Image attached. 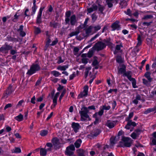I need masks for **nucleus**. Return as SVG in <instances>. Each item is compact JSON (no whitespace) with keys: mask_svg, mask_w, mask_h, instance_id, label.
<instances>
[{"mask_svg":"<svg viewBox=\"0 0 156 156\" xmlns=\"http://www.w3.org/2000/svg\"><path fill=\"white\" fill-rule=\"evenodd\" d=\"M16 137L17 138H20L21 136L20 134L18 133H16L15 134Z\"/></svg>","mask_w":156,"mask_h":156,"instance_id":"69168bd1","label":"nucleus"},{"mask_svg":"<svg viewBox=\"0 0 156 156\" xmlns=\"http://www.w3.org/2000/svg\"><path fill=\"white\" fill-rule=\"evenodd\" d=\"M75 150V147L73 145H71L67 147L65 151V154L69 156H76L73 155V151Z\"/></svg>","mask_w":156,"mask_h":156,"instance_id":"7ed1b4c3","label":"nucleus"},{"mask_svg":"<svg viewBox=\"0 0 156 156\" xmlns=\"http://www.w3.org/2000/svg\"><path fill=\"white\" fill-rule=\"evenodd\" d=\"M48 131L46 130H43L41 131L40 133V135L41 136H45L48 134Z\"/></svg>","mask_w":156,"mask_h":156,"instance_id":"c756f323","label":"nucleus"},{"mask_svg":"<svg viewBox=\"0 0 156 156\" xmlns=\"http://www.w3.org/2000/svg\"><path fill=\"white\" fill-rule=\"evenodd\" d=\"M133 112H131L130 113L129 115L128 118L129 119H130L133 116Z\"/></svg>","mask_w":156,"mask_h":156,"instance_id":"13d9d810","label":"nucleus"},{"mask_svg":"<svg viewBox=\"0 0 156 156\" xmlns=\"http://www.w3.org/2000/svg\"><path fill=\"white\" fill-rule=\"evenodd\" d=\"M114 0H106V2L108 5V6L111 8L112 7L113 5L112 3Z\"/></svg>","mask_w":156,"mask_h":156,"instance_id":"bb28decb","label":"nucleus"},{"mask_svg":"<svg viewBox=\"0 0 156 156\" xmlns=\"http://www.w3.org/2000/svg\"><path fill=\"white\" fill-rule=\"evenodd\" d=\"M12 153H20L21 152V150L19 148H15L12 150Z\"/></svg>","mask_w":156,"mask_h":156,"instance_id":"393cba45","label":"nucleus"},{"mask_svg":"<svg viewBox=\"0 0 156 156\" xmlns=\"http://www.w3.org/2000/svg\"><path fill=\"white\" fill-rule=\"evenodd\" d=\"M12 106V105L11 104H8L6 105L4 107V109L5 110L7 108L10 107Z\"/></svg>","mask_w":156,"mask_h":156,"instance_id":"c03bdc74","label":"nucleus"},{"mask_svg":"<svg viewBox=\"0 0 156 156\" xmlns=\"http://www.w3.org/2000/svg\"><path fill=\"white\" fill-rule=\"evenodd\" d=\"M103 110L102 109L98 112V114L99 115L101 116L103 114Z\"/></svg>","mask_w":156,"mask_h":156,"instance_id":"6e6d98bb","label":"nucleus"},{"mask_svg":"<svg viewBox=\"0 0 156 156\" xmlns=\"http://www.w3.org/2000/svg\"><path fill=\"white\" fill-rule=\"evenodd\" d=\"M152 67L153 68H155L156 67V62H154L152 64Z\"/></svg>","mask_w":156,"mask_h":156,"instance_id":"774afa93","label":"nucleus"},{"mask_svg":"<svg viewBox=\"0 0 156 156\" xmlns=\"http://www.w3.org/2000/svg\"><path fill=\"white\" fill-rule=\"evenodd\" d=\"M47 150H45L44 148H41L40 149V154L41 155L44 156L46 155Z\"/></svg>","mask_w":156,"mask_h":156,"instance_id":"4be33fe9","label":"nucleus"},{"mask_svg":"<svg viewBox=\"0 0 156 156\" xmlns=\"http://www.w3.org/2000/svg\"><path fill=\"white\" fill-rule=\"evenodd\" d=\"M52 10H53V9H52V8L51 7V6H50L48 8V11H49L50 12H51L52 11Z\"/></svg>","mask_w":156,"mask_h":156,"instance_id":"338daca9","label":"nucleus"},{"mask_svg":"<svg viewBox=\"0 0 156 156\" xmlns=\"http://www.w3.org/2000/svg\"><path fill=\"white\" fill-rule=\"evenodd\" d=\"M88 87L87 86H85L84 87L83 91L78 96L79 98H82L83 97L86 96L88 94Z\"/></svg>","mask_w":156,"mask_h":156,"instance_id":"0eeeda50","label":"nucleus"},{"mask_svg":"<svg viewBox=\"0 0 156 156\" xmlns=\"http://www.w3.org/2000/svg\"><path fill=\"white\" fill-rule=\"evenodd\" d=\"M137 40H138V43L137 44V46H140L141 44V38L140 36H138V37L137 38Z\"/></svg>","mask_w":156,"mask_h":156,"instance_id":"72a5a7b5","label":"nucleus"},{"mask_svg":"<svg viewBox=\"0 0 156 156\" xmlns=\"http://www.w3.org/2000/svg\"><path fill=\"white\" fill-rule=\"evenodd\" d=\"M24 101L23 100H22L20 101L18 103L17 106H22V104L24 102Z\"/></svg>","mask_w":156,"mask_h":156,"instance_id":"a19ab883","label":"nucleus"},{"mask_svg":"<svg viewBox=\"0 0 156 156\" xmlns=\"http://www.w3.org/2000/svg\"><path fill=\"white\" fill-rule=\"evenodd\" d=\"M52 141L54 145L56 146L59 144L57 138H54L53 139Z\"/></svg>","mask_w":156,"mask_h":156,"instance_id":"cd10ccee","label":"nucleus"},{"mask_svg":"<svg viewBox=\"0 0 156 156\" xmlns=\"http://www.w3.org/2000/svg\"><path fill=\"white\" fill-rule=\"evenodd\" d=\"M72 128L73 129L74 131L76 132H77L78 130L79 129L80 126L79 124L78 123L73 122L72 125Z\"/></svg>","mask_w":156,"mask_h":156,"instance_id":"9b49d317","label":"nucleus"},{"mask_svg":"<svg viewBox=\"0 0 156 156\" xmlns=\"http://www.w3.org/2000/svg\"><path fill=\"white\" fill-rule=\"evenodd\" d=\"M51 42V41L50 39H48L46 42V44L47 45H50V43Z\"/></svg>","mask_w":156,"mask_h":156,"instance_id":"bf43d9fd","label":"nucleus"},{"mask_svg":"<svg viewBox=\"0 0 156 156\" xmlns=\"http://www.w3.org/2000/svg\"><path fill=\"white\" fill-rule=\"evenodd\" d=\"M110 43L109 41H106L105 44L101 42H99L96 44L95 47L98 50H100L104 48L106 44L109 45Z\"/></svg>","mask_w":156,"mask_h":156,"instance_id":"39448f33","label":"nucleus"},{"mask_svg":"<svg viewBox=\"0 0 156 156\" xmlns=\"http://www.w3.org/2000/svg\"><path fill=\"white\" fill-rule=\"evenodd\" d=\"M6 129L8 132H9L11 130V128L9 126H7L6 127Z\"/></svg>","mask_w":156,"mask_h":156,"instance_id":"680f3d73","label":"nucleus"},{"mask_svg":"<svg viewBox=\"0 0 156 156\" xmlns=\"http://www.w3.org/2000/svg\"><path fill=\"white\" fill-rule=\"evenodd\" d=\"M125 128L127 129H130V132L132 131L133 130V128L130 126V124H129L128 122L126 125L125 126Z\"/></svg>","mask_w":156,"mask_h":156,"instance_id":"c85d7f7f","label":"nucleus"},{"mask_svg":"<svg viewBox=\"0 0 156 156\" xmlns=\"http://www.w3.org/2000/svg\"><path fill=\"white\" fill-rule=\"evenodd\" d=\"M88 108L89 110V109H95V108L94 106L92 105L90 106H89L88 107Z\"/></svg>","mask_w":156,"mask_h":156,"instance_id":"4d7b16f0","label":"nucleus"},{"mask_svg":"<svg viewBox=\"0 0 156 156\" xmlns=\"http://www.w3.org/2000/svg\"><path fill=\"white\" fill-rule=\"evenodd\" d=\"M45 106V104L44 103H42L39 106V109L40 110H42V108L44 107Z\"/></svg>","mask_w":156,"mask_h":156,"instance_id":"864d4df0","label":"nucleus"},{"mask_svg":"<svg viewBox=\"0 0 156 156\" xmlns=\"http://www.w3.org/2000/svg\"><path fill=\"white\" fill-rule=\"evenodd\" d=\"M46 145L48 147V148L47 149V150L51 151L52 147V145L50 143H48Z\"/></svg>","mask_w":156,"mask_h":156,"instance_id":"2f4dec72","label":"nucleus"},{"mask_svg":"<svg viewBox=\"0 0 156 156\" xmlns=\"http://www.w3.org/2000/svg\"><path fill=\"white\" fill-rule=\"evenodd\" d=\"M60 94L59 92H57L53 98V104L51 106V108H54L56 105L57 104V99Z\"/></svg>","mask_w":156,"mask_h":156,"instance_id":"423d86ee","label":"nucleus"},{"mask_svg":"<svg viewBox=\"0 0 156 156\" xmlns=\"http://www.w3.org/2000/svg\"><path fill=\"white\" fill-rule=\"evenodd\" d=\"M34 32L36 34H38L40 33L41 30L39 28H35Z\"/></svg>","mask_w":156,"mask_h":156,"instance_id":"ea45409f","label":"nucleus"},{"mask_svg":"<svg viewBox=\"0 0 156 156\" xmlns=\"http://www.w3.org/2000/svg\"><path fill=\"white\" fill-rule=\"evenodd\" d=\"M91 69V68L90 67H88L86 68L85 74V77L87 76L89 73L90 74H91V72L89 73V71Z\"/></svg>","mask_w":156,"mask_h":156,"instance_id":"5701e85b","label":"nucleus"},{"mask_svg":"<svg viewBox=\"0 0 156 156\" xmlns=\"http://www.w3.org/2000/svg\"><path fill=\"white\" fill-rule=\"evenodd\" d=\"M11 93V88H9L7 90L6 92V94L8 95L10 94Z\"/></svg>","mask_w":156,"mask_h":156,"instance_id":"79ce46f5","label":"nucleus"},{"mask_svg":"<svg viewBox=\"0 0 156 156\" xmlns=\"http://www.w3.org/2000/svg\"><path fill=\"white\" fill-rule=\"evenodd\" d=\"M122 47V46L121 44L118 45L116 46V50H119L120 48Z\"/></svg>","mask_w":156,"mask_h":156,"instance_id":"49530a36","label":"nucleus"},{"mask_svg":"<svg viewBox=\"0 0 156 156\" xmlns=\"http://www.w3.org/2000/svg\"><path fill=\"white\" fill-rule=\"evenodd\" d=\"M82 140H81V139H79L76 140L75 143V145L76 147H79L80 146Z\"/></svg>","mask_w":156,"mask_h":156,"instance_id":"aec40b11","label":"nucleus"},{"mask_svg":"<svg viewBox=\"0 0 156 156\" xmlns=\"http://www.w3.org/2000/svg\"><path fill=\"white\" fill-rule=\"evenodd\" d=\"M93 28V27H89L88 29L87 30V33H90L91 32V30Z\"/></svg>","mask_w":156,"mask_h":156,"instance_id":"8fccbe9b","label":"nucleus"},{"mask_svg":"<svg viewBox=\"0 0 156 156\" xmlns=\"http://www.w3.org/2000/svg\"><path fill=\"white\" fill-rule=\"evenodd\" d=\"M89 111L88 108L83 107L81 109L80 112L81 119L82 121L89 120L90 118L87 114V113Z\"/></svg>","mask_w":156,"mask_h":156,"instance_id":"f257e3e1","label":"nucleus"},{"mask_svg":"<svg viewBox=\"0 0 156 156\" xmlns=\"http://www.w3.org/2000/svg\"><path fill=\"white\" fill-rule=\"evenodd\" d=\"M101 27L99 26H98L97 27H94L95 30L96 31H97L101 29Z\"/></svg>","mask_w":156,"mask_h":156,"instance_id":"5fc2aeb1","label":"nucleus"},{"mask_svg":"<svg viewBox=\"0 0 156 156\" xmlns=\"http://www.w3.org/2000/svg\"><path fill=\"white\" fill-rule=\"evenodd\" d=\"M75 75L74 74H73L69 76V78L70 80H72L74 77Z\"/></svg>","mask_w":156,"mask_h":156,"instance_id":"e2e57ef3","label":"nucleus"},{"mask_svg":"<svg viewBox=\"0 0 156 156\" xmlns=\"http://www.w3.org/2000/svg\"><path fill=\"white\" fill-rule=\"evenodd\" d=\"M23 26H20V28L19 29L21 31L20 33V34L22 37H23L26 34L24 32L21 31L23 30Z\"/></svg>","mask_w":156,"mask_h":156,"instance_id":"7c9ffc66","label":"nucleus"},{"mask_svg":"<svg viewBox=\"0 0 156 156\" xmlns=\"http://www.w3.org/2000/svg\"><path fill=\"white\" fill-rule=\"evenodd\" d=\"M125 66H123L122 68H119V73H122L125 72Z\"/></svg>","mask_w":156,"mask_h":156,"instance_id":"473e14b6","label":"nucleus"},{"mask_svg":"<svg viewBox=\"0 0 156 156\" xmlns=\"http://www.w3.org/2000/svg\"><path fill=\"white\" fill-rule=\"evenodd\" d=\"M44 8V7H41L40 9L37 18V23H39L41 22V18L42 16V12Z\"/></svg>","mask_w":156,"mask_h":156,"instance_id":"6e6552de","label":"nucleus"},{"mask_svg":"<svg viewBox=\"0 0 156 156\" xmlns=\"http://www.w3.org/2000/svg\"><path fill=\"white\" fill-rule=\"evenodd\" d=\"M68 68L67 66H59L57 67V69L61 71H65Z\"/></svg>","mask_w":156,"mask_h":156,"instance_id":"dca6fc26","label":"nucleus"},{"mask_svg":"<svg viewBox=\"0 0 156 156\" xmlns=\"http://www.w3.org/2000/svg\"><path fill=\"white\" fill-rule=\"evenodd\" d=\"M70 15V12L68 11L66 12V18L65 19V21L66 23H67L69 22V17Z\"/></svg>","mask_w":156,"mask_h":156,"instance_id":"b1692460","label":"nucleus"},{"mask_svg":"<svg viewBox=\"0 0 156 156\" xmlns=\"http://www.w3.org/2000/svg\"><path fill=\"white\" fill-rule=\"evenodd\" d=\"M131 144V140L130 138L123 137L122 141L120 143V146L122 147H129Z\"/></svg>","mask_w":156,"mask_h":156,"instance_id":"f03ea898","label":"nucleus"},{"mask_svg":"<svg viewBox=\"0 0 156 156\" xmlns=\"http://www.w3.org/2000/svg\"><path fill=\"white\" fill-rule=\"evenodd\" d=\"M53 115V112H51L50 114L48 116L47 118V120H48L50 119Z\"/></svg>","mask_w":156,"mask_h":156,"instance_id":"09e8293b","label":"nucleus"},{"mask_svg":"<svg viewBox=\"0 0 156 156\" xmlns=\"http://www.w3.org/2000/svg\"><path fill=\"white\" fill-rule=\"evenodd\" d=\"M37 9V7L36 5H34V6L32 7V10L34 13L35 12Z\"/></svg>","mask_w":156,"mask_h":156,"instance_id":"a18cd8bd","label":"nucleus"},{"mask_svg":"<svg viewBox=\"0 0 156 156\" xmlns=\"http://www.w3.org/2000/svg\"><path fill=\"white\" fill-rule=\"evenodd\" d=\"M140 131L139 130H137L133 133L131 135V137L133 139H136V137L140 134Z\"/></svg>","mask_w":156,"mask_h":156,"instance_id":"4468645a","label":"nucleus"},{"mask_svg":"<svg viewBox=\"0 0 156 156\" xmlns=\"http://www.w3.org/2000/svg\"><path fill=\"white\" fill-rule=\"evenodd\" d=\"M116 61L118 62L121 63L122 62V59L121 56H118L117 57Z\"/></svg>","mask_w":156,"mask_h":156,"instance_id":"c9c22d12","label":"nucleus"},{"mask_svg":"<svg viewBox=\"0 0 156 156\" xmlns=\"http://www.w3.org/2000/svg\"><path fill=\"white\" fill-rule=\"evenodd\" d=\"M11 48V47L8 45H6L5 46H3L0 48V51L5 52L6 51L9 50Z\"/></svg>","mask_w":156,"mask_h":156,"instance_id":"2eb2a0df","label":"nucleus"},{"mask_svg":"<svg viewBox=\"0 0 156 156\" xmlns=\"http://www.w3.org/2000/svg\"><path fill=\"white\" fill-rule=\"evenodd\" d=\"M40 69V67L38 65H33L31 67L30 69L28 70L27 74L29 75H31L34 73L36 71Z\"/></svg>","mask_w":156,"mask_h":156,"instance_id":"20e7f679","label":"nucleus"},{"mask_svg":"<svg viewBox=\"0 0 156 156\" xmlns=\"http://www.w3.org/2000/svg\"><path fill=\"white\" fill-rule=\"evenodd\" d=\"M116 122L115 121L108 120L107 121L106 125L110 128H113L115 125Z\"/></svg>","mask_w":156,"mask_h":156,"instance_id":"9d476101","label":"nucleus"},{"mask_svg":"<svg viewBox=\"0 0 156 156\" xmlns=\"http://www.w3.org/2000/svg\"><path fill=\"white\" fill-rule=\"evenodd\" d=\"M98 9L97 7L95 5H94L92 8H89L87 9V11L89 13L97 10Z\"/></svg>","mask_w":156,"mask_h":156,"instance_id":"6ab92c4d","label":"nucleus"},{"mask_svg":"<svg viewBox=\"0 0 156 156\" xmlns=\"http://www.w3.org/2000/svg\"><path fill=\"white\" fill-rule=\"evenodd\" d=\"M93 54V51H89L87 54V55L88 57L90 58L92 55Z\"/></svg>","mask_w":156,"mask_h":156,"instance_id":"58836bf2","label":"nucleus"},{"mask_svg":"<svg viewBox=\"0 0 156 156\" xmlns=\"http://www.w3.org/2000/svg\"><path fill=\"white\" fill-rule=\"evenodd\" d=\"M126 13L129 16H130L131 15V13L130 9H128L127 10V12H126Z\"/></svg>","mask_w":156,"mask_h":156,"instance_id":"3c124183","label":"nucleus"},{"mask_svg":"<svg viewBox=\"0 0 156 156\" xmlns=\"http://www.w3.org/2000/svg\"><path fill=\"white\" fill-rule=\"evenodd\" d=\"M51 73L52 75L56 77L58 76L61 75V73H60L58 72L55 70L51 71Z\"/></svg>","mask_w":156,"mask_h":156,"instance_id":"412c9836","label":"nucleus"},{"mask_svg":"<svg viewBox=\"0 0 156 156\" xmlns=\"http://www.w3.org/2000/svg\"><path fill=\"white\" fill-rule=\"evenodd\" d=\"M58 40L57 39H56L55 40H54V41L52 42V43L50 44V45H54L57 42Z\"/></svg>","mask_w":156,"mask_h":156,"instance_id":"de8ad7c7","label":"nucleus"},{"mask_svg":"<svg viewBox=\"0 0 156 156\" xmlns=\"http://www.w3.org/2000/svg\"><path fill=\"white\" fill-rule=\"evenodd\" d=\"M42 98L41 97H40L37 98V101L38 102H41L42 101Z\"/></svg>","mask_w":156,"mask_h":156,"instance_id":"052dcab7","label":"nucleus"},{"mask_svg":"<svg viewBox=\"0 0 156 156\" xmlns=\"http://www.w3.org/2000/svg\"><path fill=\"white\" fill-rule=\"evenodd\" d=\"M128 122L129 124H130V125L132 127L135 126L136 125V123L135 122L132 121H129Z\"/></svg>","mask_w":156,"mask_h":156,"instance_id":"f704fd0d","label":"nucleus"},{"mask_svg":"<svg viewBox=\"0 0 156 156\" xmlns=\"http://www.w3.org/2000/svg\"><path fill=\"white\" fill-rule=\"evenodd\" d=\"M70 21L72 25L74 24L76 22V17L74 15H73L71 17Z\"/></svg>","mask_w":156,"mask_h":156,"instance_id":"a878e982","label":"nucleus"},{"mask_svg":"<svg viewBox=\"0 0 156 156\" xmlns=\"http://www.w3.org/2000/svg\"><path fill=\"white\" fill-rule=\"evenodd\" d=\"M119 23V22H117L112 24V30H114L116 29L119 30V29L120 27Z\"/></svg>","mask_w":156,"mask_h":156,"instance_id":"ddd939ff","label":"nucleus"},{"mask_svg":"<svg viewBox=\"0 0 156 156\" xmlns=\"http://www.w3.org/2000/svg\"><path fill=\"white\" fill-rule=\"evenodd\" d=\"M65 91H63L61 94V95L60 96V97L59 99V100L60 101H61L63 97L64 96L65 94Z\"/></svg>","mask_w":156,"mask_h":156,"instance_id":"4c0bfd02","label":"nucleus"},{"mask_svg":"<svg viewBox=\"0 0 156 156\" xmlns=\"http://www.w3.org/2000/svg\"><path fill=\"white\" fill-rule=\"evenodd\" d=\"M110 108V106L109 105L106 106V105H104L103 106L102 109L104 110H109Z\"/></svg>","mask_w":156,"mask_h":156,"instance_id":"e433bc0d","label":"nucleus"},{"mask_svg":"<svg viewBox=\"0 0 156 156\" xmlns=\"http://www.w3.org/2000/svg\"><path fill=\"white\" fill-rule=\"evenodd\" d=\"M15 119L18 121L20 122L23 120V116L21 114H20L18 116L15 117Z\"/></svg>","mask_w":156,"mask_h":156,"instance_id":"a211bd4d","label":"nucleus"},{"mask_svg":"<svg viewBox=\"0 0 156 156\" xmlns=\"http://www.w3.org/2000/svg\"><path fill=\"white\" fill-rule=\"evenodd\" d=\"M98 63V61L97 60H95L93 62V65L95 66L97 65Z\"/></svg>","mask_w":156,"mask_h":156,"instance_id":"603ef678","label":"nucleus"},{"mask_svg":"<svg viewBox=\"0 0 156 156\" xmlns=\"http://www.w3.org/2000/svg\"><path fill=\"white\" fill-rule=\"evenodd\" d=\"M35 96H34L31 99V102L32 103L34 104L35 103Z\"/></svg>","mask_w":156,"mask_h":156,"instance_id":"37998d69","label":"nucleus"},{"mask_svg":"<svg viewBox=\"0 0 156 156\" xmlns=\"http://www.w3.org/2000/svg\"><path fill=\"white\" fill-rule=\"evenodd\" d=\"M87 57L86 54H83L81 55L82 62L83 63L87 64L88 62V59L86 58Z\"/></svg>","mask_w":156,"mask_h":156,"instance_id":"f8f14e48","label":"nucleus"},{"mask_svg":"<svg viewBox=\"0 0 156 156\" xmlns=\"http://www.w3.org/2000/svg\"><path fill=\"white\" fill-rule=\"evenodd\" d=\"M126 76H127L129 80L132 82L133 87L134 88H136V81L134 79L132 78L130 75H127V74H126Z\"/></svg>","mask_w":156,"mask_h":156,"instance_id":"1a4fd4ad","label":"nucleus"},{"mask_svg":"<svg viewBox=\"0 0 156 156\" xmlns=\"http://www.w3.org/2000/svg\"><path fill=\"white\" fill-rule=\"evenodd\" d=\"M117 91L116 89H110L108 91V92L109 93H111L112 91H114L115 92H116Z\"/></svg>","mask_w":156,"mask_h":156,"instance_id":"0e129e2a","label":"nucleus"},{"mask_svg":"<svg viewBox=\"0 0 156 156\" xmlns=\"http://www.w3.org/2000/svg\"><path fill=\"white\" fill-rule=\"evenodd\" d=\"M150 73L148 72H146L144 75V76H145V77L148 79V81L150 82L151 81L152 79L151 78L150 76Z\"/></svg>","mask_w":156,"mask_h":156,"instance_id":"f3484780","label":"nucleus"}]
</instances>
